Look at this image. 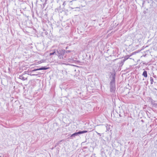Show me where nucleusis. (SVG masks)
Wrapping results in <instances>:
<instances>
[{"label":"nucleus","instance_id":"1","mask_svg":"<svg viewBox=\"0 0 157 157\" xmlns=\"http://www.w3.org/2000/svg\"><path fill=\"white\" fill-rule=\"evenodd\" d=\"M49 68H50L49 67H42L40 68L34 69L32 71H38V70H47V69H49Z\"/></svg>","mask_w":157,"mask_h":157},{"label":"nucleus","instance_id":"2","mask_svg":"<svg viewBox=\"0 0 157 157\" xmlns=\"http://www.w3.org/2000/svg\"><path fill=\"white\" fill-rule=\"evenodd\" d=\"M87 132V131H80L77 133H75L74 134H73L71 136L74 135H75L77 134H81L83 133H86Z\"/></svg>","mask_w":157,"mask_h":157},{"label":"nucleus","instance_id":"3","mask_svg":"<svg viewBox=\"0 0 157 157\" xmlns=\"http://www.w3.org/2000/svg\"><path fill=\"white\" fill-rule=\"evenodd\" d=\"M143 75L144 77H147V71H144L143 73Z\"/></svg>","mask_w":157,"mask_h":157},{"label":"nucleus","instance_id":"4","mask_svg":"<svg viewBox=\"0 0 157 157\" xmlns=\"http://www.w3.org/2000/svg\"><path fill=\"white\" fill-rule=\"evenodd\" d=\"M110 91H115V88L114 87L112 86L110 88Z\"/></svg>","mask_w":157,"mask_h":157},{"label":"nucleus","instance_id":"5","mask_svg":"<svg viewBox=\"0 0 157 157\" xmlns=\"http://www.w3.org/2000/svg\"><path fill=\"white\" fill-rule=\"evenodd\" d=\"M150 81H151V84H152L153 83V82H154V80L153 78L152 77L150 78Z\"/></svg>","mask_w":157,"mask_h":157},{"label":"nucleus","instance_id":"6","mask_svg":"<svg viewBox=\"0 0 157 157\" xmlns=\"http://www.w3.org/2000/svg\"><path fill=\"white\" fill-rule=\"evenodd\" d=\"M23 75H22L21 77H20L21 78V79L23 80H26L27 79V78H24V77H23Z\"/></svg>","mask_w":157,"mask_h":157},{"label":"nucleus","instance_id":"7","mask_svg":"<svg viewBox=\"0 0 157 157\" xmlns=\"http://www.w3.org/2000/svg\"><path fill=\"white\" fill-rule=\"evenodd\" d=\"M56 52H55V51L54 50V52H52V53H50L49 55L50 56H52V55H53Z\"/></svg>","mask_w":157,"mask_h":157},{"label":"nucleus","instance_id":"8","mask_svg":"<svg viewBox=\"0 0 157 157\" xmlns=\"http://www.w3.org/2000/svg\"><path fill=\"white\" fill-rule=\"evenodd\" d=\"M128 59V57L126 58L125 57L124 59H123V62H125L126 60Z\"/></svg>","mask_w":157,"mask_h":157}]
</instances>
